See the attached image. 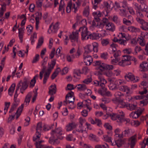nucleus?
<instances>
[{
	"mask_svg": "<svg viewBox=\"0 0 148 148\" xmlns=\"http://www.w3.org/2000/svg\"><path fill=\"white\" fill-rule=\"evenodd\" d=\"M51 136L50 137L49 142L51 144L58 145L60 143L58 139L62 140L63 137L62 136V131L60 128H58L53 130L51 133Z\"/></svg>",
	"mask_w": 148,
	"mask_h": 148,
	"instance_id": "f257e3e1",
	"label": "nucleus"
},
{
	"mask_svg": "<svg viewBox=\"0 0 148 148\" xmlns=\"http://www.w3.org/2000/svg\"><path fill=\"white\" fill-rule=\"evenodd\" d=\"M81 30L82 31L81 34L82 40H84L85 39L87 31V28L86 27H81L78 30L75 32H72V34L69 36V38L71 42H73V41L78 42V33Z\"/></svg>",
	"mask_w": 148,
	"mask_h": 148,
	"instance_id": "f03ea898",
	"label": "nucleus"
},
{
	"mask_svg": "<svg viewBox=\"0 0 148 148\" xmlns=\"http://www.w3.org/2000/svg\"><path fill=\"white\" fill-rule=\"evenodd\" d=\"M94 63L95 64L94 65L96 66V69L99 70L98 73H101V72L111 70L113 68V65H108L100 61H96Z\"/></svg>",
	"mask_w": 148,
	"mask_h": 148,
	"instance_id": "7ed1b4c3",
	"label": "nucleus"
},
{
	"mask_svg": "<svg viewBox=\"0 0 148 148\" xmlns=\"http://www.w3.org/2000/svg\"><path fill=\"white\" fill-rule=\"evenodd\" d=\"M29 82V81L26 78H24L23 82H22V81H20L17 84V86L20 85V90L22 94L23 93L24 91L27 88Z\"/></svg>",
	"mask_w": 148,
	"mask_h": 148,
	"instance_id": "20e7f679",
	"label": "nucleus"
},
{
	"mask_svg": "<svg viewBox=\"0 0 148 148\" xmlns=\"http://www.w3.org/2000/svg\"><path fill=\"white\" fill-rule=\"evenodd\" d=\"M125 79L128 81L130 80L133 82H136L138 81L139 79L138 77H136V79L135 76L131 73H128L125 76Z\"/></svg>",
	"mask_w": 148,
	"mask_h": 148,
	"instance_id": "39448f33",
	"label": "nucleus"
},
{
	"mask_svg": "<svg viewBox=\"0 0 148 148\" xmlns=\"http://www.w3.org/2000/svg\"><path fill=\"white\" fill-rule=\"evenodd\" d=\"M107 115H108V116H110L111 119L113 120H118L117 121L118 122H120V121H122V114L119 115L117 114L112 113H107Z\"/></svg>",
	"mask_w": 148,
	"mask_h": 148,
	"instance_id": "423d86ee",
	"label": "nucleus"
},
{
	"mask_svg": "<svg viewBox=\"0 0 148 148\" xmlns=\"http://www.w3.org/2000/svg\"><path fill=\"white\" fill-rule=\"evenodd\" d=\"M134 5L137 11L145 12L148 11V9L147 8V6L145 3H143V4L139 5L138 3H135Z\"/></svg>",
	"mask_w": 148,
	"mask_h": 148,
	"instance_id": "0eeeda50",
	"label": "nucleus"
},
{
	"mask_svg": "<svg viewBox=\"0 0 148 148\" xmlns=\"http://www.w3.org/2000/svg\"><path fill=\"white\" fill-rule=\"evenodd\" d=\"M100 36L98 33H90L87 31L86 34V37L85 40H87L89 38L92 40L97 39L99 38Z\"/></svg>",
	"mask_w": 148,
	"mask_h": 148,
	"instance_id": "6e6552de",
	"label": "nucleus"
},
{
	"mask_svg": "<svg viewBox=\"0 0 148 148\" xmlns=\"http://www.w3.org/2000/svg\"><path fill=\"white\" fill-rule=\"evenodd\" d=\"M58 26V22H56L54 25H51L48 31V32L49 34L51 32L56 33L59 29Z\"/></svg>",
	"mask_w": 148,
	"mask_h": 148,
	"instance_id": "1a4fd4ad",
	"label": "nucleus"
},
{
	"mask_svg": "<svg viewBox=\"0 0 148 148\" xmlns=\"http://www.w3.org/2000/svg\"><path fill=\"white\" fill-rule=\"evenodd\" d=\"M56 64V60L54 59L51 61L50 64L48 63V69L47 70V71L45 73V74L49 76L52 70L53 69Z\"/></svg>",
	"mask_w": 148,
	"mask_h": 148,
	"instance_id": "9d476101",
	"label": "nucleus"
},
{
	"mask_svg": "<svg viewBox=\"0 0 148 148\" xmlns=\"http://www.w3.org/2000/svg\"><path fill=\"white\" fill-rule=\"evenodd\" d=\"M136 135H135L131 137L129 139V142L128 144L130 145L131 148H134L136 142Z\"/></svg>",
	"mask_w": 148,
	"mask_h": 148,
	"instance_id": "9b49d317",
	"label": "nucleus"
},
{
	"mask_svg": "<svg viewBox=\"0 0 148 148\" xmlns=\"http://www.w3.org/2000/svg\"><path fill=\"white\" fill-rule=\"evenodd\" d=\"M5 0H0V1L2 3V4H1V8L0 10V18L2 17L4 12L6 11V4L3 1Z\"/></svg>",
	"mask_w": 148,
	"mask_h": 148,
	"instance_id": "f8f14e48",
	"label": "nucleus"
},
{
	"mask_svg": "<svg viewBox=\"0 0 148 148\" xmlns=\"http://www.w3.org/2000/svg\"><path fill=\"white\" fill-rule=\"evenodd\" d=\"M140 67L142 69V72L148 70V63L146 62H143L140 65Z\"/></svg>",
	"mask_w": 148,
	"mask_h": 148,
	"instance_id": "ddd939ff",
	"label": "nucleus"
},
{
	"mask_svg": "<svg viewBox=\"0 0 148 148\" xmlns=\"http://www.w3.org/2000/svg\"><path fill=\"white\" fill-rule=\"evenodd\" d=\"M84 58V62L86 63V64L87 65H89L92 62V59L91 56H84L83 55Z\"/></svg>",
	"mask_w": 148,
	"mask_h": 148,
	"instance_id": "4468645a",
	"label": "nucleus"
},
{
	"mask_svg": "<svg viewBox=\"0 0 148 148\" xmlns=\"http://www.w3.org/2000/svg\"><path fill=\"white\" fill-rule=\"evenodd\" d=\"M92 14L95 21L97 22H99L100 20L99 17L101 16V12L100 11L94 12Z\"/></svg>",
	"mask_w": 148,
	"mask_h": 148,
	"instance_id": "2eb2a0df",
	"label": "nucleus"
},
{
	"mask_svg": "<svg viewBox=\"0 0 148 148\" xmlns=\"http://www.w3.org/2000/svg\"><path fill=\"white\" fill-rule=\"evenodd\" d=\"M93 48L92 45H89L85 46L84 48L85 50L84 52V56H85L92 51Z\"/></svg>",
	"mask_w": 148,
	"mask_h": 148,
	"instance_id": "dca6fc26",
	"label": "nucleus"
},
{
	"mask_svg": "<svg viewBox=\"0 0 148 148\" xmlns=\"http://www.w3.org/2000/svg\"><path fill=\"white\" fill-rule=\"evenodd\" d=\"M107 30H109L110 31L113 32L115 29V27L114 25L111 22H109L107 24L106 26Z\"/></svg>",
	"mask_w": 148,
	"mask_h": 148,
	"instance_id": "f3484780",
	"label": "nucleus"
},
{
	"mask_svg": "<svg viewBox=\"0 0 148 148\" xmlns=\"http://www.w3.org/2000/svg\"><path fill=\"white\" fill-rule=\"evenodd\" d=\"M89 120L92 124H97V125L98 126H100L102 125L101 121L99 119L95 118V120L94 121L92 118H89Z\"/></svg>",
	"mask_w": 148,
	"mask_h": 148,
	"instance_id": "a211bd4d",
	"label": "nucleus"
},
{
	"mask_svg": "<svg viewBox=\"0 0 148 148\" xmlns=\"http://www.w3.org/2000/svg\"><path fill=\"white\" fill-rule=\"evenodd\" d=\"M123 57L124 58V59H123L124 61H130L131 60L134 61V62L137 61L136 59L134 57H132L128 55H125L123 56Z\"/></svg>",
	"mask_w": 148,
	"mask_h": 148,
	"instance_id": "6ab92c4d",
	"label": "nucleus"
},
{
	"mask_svg": "<svg viewBox=\"0 0 148 148\" xmlns=\"http://www.w3.org/2000/svg\"><path fill=\"white\" fill-rule=\"evenodd\" d=\"M103 8L105 9H107V10H111V6L113 5V3L111 2L108 3V2L104 1L103 3Z\"/></svg>",
	"mask_w": 148,
	"mask_h": 148,
	"instance_id": "aec40b11",
	"label": "nucleus"
},
{
	"mask_svg": "<svg viewBox=\"0 0 148 148\" xmlns=\"http://www.w3.org/2000/svg\"><path fill=\"white\" fill-rule=\"evenodd\" d=\"M49 88V93L51 95H53L56 92V85H51Z\"/></svg>",
	"mask_w": 148,
	"mask_h": 148,
	"instance_id": "412c9836",
	"label": "nucleus"
},
{
	"mask_svg": "<svg viewBox=\"0 0 148 148\" xmlns=\"http://www.w3.org/2000/svg\"><path fill=\"white\" fill-rule=\"evenodd\" d=\"M142 114L141 112H138V111L132 112L130 114V116L133 119L138 118Z\"/></svg>",
	"mask_w": 148,
	"mask_h": 148,
	"instance_id": "4be33fe9",
	"label": "nucleus"
},
{
	"mask_svg": "<svg viewBox=\"0 0 148 148\" xmlns=\"http://www.w3.org/2000/svg\"><path fill=\"white\" fill-rule=\"evenodd\" d=\"M77 125L74 123H70L67 126L66 130L68 131H70L76 128Z\"/></svg>",
	"mask_w": 148,
	"mask_h": 148,
	"instance_id": "5701e85b",
	"label": "nucleus"
},
{
	"mask_svg": "<svg viewBox=\"0 0 148 148\" xmlns=\"http://www.w3.org/2000/svg\"><path fill=\"white\" fill-rule=\"evenodd\" d=\"M24 104H22L21 106H20L17 109V110L15 113V114H16V119H17L20 115L21 112L23 110L24 107Z\"/></svg>",
	"mask_w": 148,
	"mask_h": 148,
	"instance_id": "b1692460",
	"label": "nucleus"
},
{
	"mask_svg": "<svg viewBox=\"0 0 148 148\" xmlns=\"http://www.w3.org/2000/svg\"><path fill=\"white\" fill-rule=\"evenodd\" d=\"M117 101L119 102L118 106L119 107L121 108H127V104L123 101V99H117Z\"/></svg>",
	"mask_w": 148,
	"mask_h": 148,
	"instance_id": "393cba45",
	"label": "nucleus"
},
{
	"mask_svg": "<svg viewBox=\"0 0 148 148\" xmlns=\"http://www.w3.org/2000/svg\"><path fill=\"white\" fill-rule=\"evenodd\" d=\"M32 96V93L31 92L28 93L26 96L24 102L25 103V104L26 105H27L29 103Z\"/></svg>",
	"mask_w": 148,
	"mask_h": 148,
	"instance_id": "a878e982",
	"label": "nucleus"
},
{
	"mask_svg": "<svg viewBox=\"0 0 148 148\" xmlns=\"http://www.w3.org/2000/svg\"><path fill=\"white\" fill-rule=\"evenodd\" d=\"M84 104H85V107H86L87 109H89V111L92 108L90 107V105L91 104L90 100L87 99L83 101Z\"/></svg>",
	"mask_w": 148,
	"mask_h": 148,
	"instance_id": "bb28decb",
	"label": "nucleus"
},
{
	"mask_svg": "<svg viewBox=\"0 0 148 148\" xmlns=\"http://www.w3.org/2000/svg\"><path fill=\"white\" fill-rule=\"evenodd\" d=\"M82 126L79 125V128L76 129V131L79 132L83 133L84 132V134L83 135V136L85 137L87 136V131L86 130H83L82 129Z\"/></svg>",
	"mask_w": 148,
	"mask_h": 148,
	"instance_id": "cd10ccee",
	"label": "nucleus"
},
{
	"mask_svg": "<svg viewBox=\"0 0 148 148\" xmlns=\"http://www.w3.org/2000/svg\"><path fill=\"white\" fill-rule=\"evenodd\" d=\"M65 6L64 0H61L59 8V11H61L62 10H63V12H64Z\"/></svg>",
	"mask_w": 148,
	"mask_h": 148,
	"instance_id": "c85d7f7f",
	"label": "nucleus"
},
{
	"mask_svg": "<svg viewBox=\"0 0 148 148\" xmlns=\"http://www.w3.org/2000/svg\"><path fill=\"white\" fill-rule=\"evenodd\" d=\"M15 87V84L13 83L12 84L10 87L8 89V92L9 95L12 96V95L13 93Z\"/></svg>",
	"mask_w": 148,
	"mask_h": 148,
	"instance_id": "c756f323",
	"label": "nucleus"
},
{
	"mask_svg": "<svg viewBox=\"0 0 148 148\" xmlns=\"http://www.w3.org/2000/svg\"><path fill=\"white\" fill-rule=\"evenodd\" d=\"M48 60V57L45 56L42 62V69L45 70L47 68L46 65L47 64V62Z\"/></svg>",
	"mask_w": 148,
	"mask_h": 148,
	"instance_id": "7c9ffc66",
	"label": "nucleus"
},
{
	"mask_svg": "<svg viewBox=\"0 0 148 148\" xmlns=\"http://www.w3.org/2000/svg\"><path fill=\"white\" fill-rule=\"evenodd\" d=\"M127 109L130 110H134L137 108V105L132 104L129 103L127 104Z\"/></svg>",
	"mask_w": 148,
	"mask_h": 148,
	"instance_id": "2f4dec72",
	"label": "nucleus"
},
{
	"mask_svg": "<svg viewBox=\"0 0 148 148\" xmlns=\"http://www.w3.org/2000/svg\"><path fill=\"white\" fill-rule=\"evenodd\" d=\"M75 99V97H74L73 98V100H69L68 103H71L69 106V108L71 109H73L75 107V105L74 104V100Z\"/></svg>",
	"mask_w": 148,
	"mask_h": 148,
	"instance_id": "473e14b6",
	"label": "nucleus"
},
{
	"mask_svg": "<svg viewBox=\"0 0 148 148\" xmlns=\"http://www.w3.org/2000/svg\"><path fill=\"white\" fill-rule=\"evenodd\" d=\"M119 90L121 91L127 92V93L129 92L130 89L125 86H122L119 87Z\"/></svg>",
	"mask_w": 148,
	"mask_h": 148,
	"instance_id": "72a5a7b5",
	"label": "nucleus"
},
{
	"mask_svg": "<svg viewBox=\"0 0 148 148\" xmlns=\"http://www.w3.org/2000/svg\"><path fill=\"white\" fill-rule=\"evenodd\" d=\"M72 2L71 0H70L67 3L66 8V11L67 13H70L72 9Z\"/></svg>",
	"mask_w": 148,
	"mask_h": 148,
	"instance_id": "f704fd0d",
	"label": "nucleus"
},
{
	"mask_svg": "<svg viewBox=\"0 0 148 148\" xmlns=\"http://www.w3.org/2000/svg\"><path fill=\"white\" fill-rule=\"evenodd\" d=\"M119 139L115 141V144L117 145L118 147H120L124 143V141L121 140V138H120L119 137Z\"/></svg>",
	"mask_w": 148,
	"mask_h": 148,
	"instance_id": "c9c22d12",
	"label": "nucleus"
},
{
	"mask_svg": "<svg viewBox=\"0 0 148 148\" xmlns=\"http://www.w3.org/2000/svg\"><path fill=\"white\" fill-rule=\"evenodd\" d=\"M73 73L74 74L73 76L75 77H76V75L77 76H80L82 73L81 71V70L79 69H75L74 70Z\"/></svg>",
	"mask_w": 148,
	"mask_h": 148,
	"instance_id": "e433bc0d",
	"label": "nucleus"
},
{
	"mask_svg": "<svg viewBox=\"0 0 148 148\" xmlns=\"http://www.w3.org/2000/svg\"><path fill=\"white\" fill-rule=\"evenodd\" d=\"M76 87L79 90H84L86 89V86L84 84H79L76 85Z\"/></svg>",
	"mask_w": 148,
	"mask_h": 148,
	"instance_id": "4c0bfd02",
	"label": "nucleus"
},
{
	"mask_svg": "<svg viewBox=\"0 0 148 148\" xmlns=\"http://www.w3.org/2000/svg\"><path fill=\"white\" fill-rule=\"evenodd\" d=\"M89 137L91 138L90 139L96 142H98L99 141V138L93 134H90L89 135Z\"/></svg>",
	"mask_w": 148,
	"mask_h": 148,
	"instance_id": "58836bf2",
	"label": "nucleus"
},
{
	"mask_svg": "<svg viewBox=\"0 0 148 148\" xmlns=\"http://www.w3.org/2000/svg\"><path fill=\"white\" fill-rule=\"evenodd\" d=\"M53 124L49 125L45 124L43 126V130L45 131H48L53 128Z\"/></svg>",
	"mask_w": 148,
	"mask_h": 148,
	"instance_id": "ea45409f",
	"label": "nucleus"
},
{
	"mask_svg": "<svg viewBox=\"0 0 148 148\" xmlns=\"http://www.w3.org/2000/svg\"><path fill=\"white\" fill-rule=\"evenodd\" d=\"M124 114L123 113H122V121H120L119 122L122 123L123 122L126 121V123H125L127 125H129L130 123H132V122H130V120L129 119H125L124 118Z\"/></svg>",
	"mask_w": 148,
	"mask_h": 148,
	"instance_id": "a19ab883",
	"label": "nucleus"
},
{
	"mask_svg": "<svg viewBox=\"0 0 148 148\" xmlns=\"http://www.w3.org/2000/svg\"><path fill=\"white\" fill-rule=\"evenodd\" d=\"M133 22V21L129 19H127L126 18H123V23L127 25H131Z\"/></svg>",
	"mask_w": 148,
	"mask_h": 148,
	"instance_id": "79ce46f5",
	"label": "nucleus"
},
{
	"mask_svg": "<svg viewBox=\"0 0 148 148\" xmlns=\"http://www.w3.org/2000/svg\"><path fill=\"white\" fill-rule=\"evenodd\" d=\"M40 131H36L35 134V136H34L33 137V140L34 141H35L38 139L40 138L41 136V134L40 133Z\"/></svg>",
	"mask_w": 148,
	"mask_h": 148,
	"instance_id": "37998d69",
	"label": "nucleus"
},
{
	"mask_svg": "<svg viewBox=\"0 0 148 148\" xmlns=\"http://www.w3.org/2000/svg\"><path fill=\"white\" fill-rule=\"evenodd\" d=\"M101 42L103 46H106L109 44V40L108 39H103L101 40Z\"/></svg>",
	"mask_w": 148,
	"mask_h": 148,
	"instance_id": "c03bdc74",
	"label": "nucleus"
},
{
	"mask_svg": "<svg viewBox=\"0 0 148 148\" xmlns=\"http://www.w3.org/2000/svg\"><path fill=\"white\" fill-rule=\"evenodd\" d=\"M123 94L122 93L120 92H117L114 94V96L116 98V100L117 101V99H120V97L123 96Z\"/></svg>",
	"mask_w": 148,
	"mask_h": 148,
	"instance_id": "a18cd8bd",
	"label": "nucleus"
},
{
	"mask_svg": "<svg viewBox=\"0 0 148 148\" xmlns=\"http://www.w3.org/2000/svg\"><path fill=\"white\" fill-rule=\"evenodd\" d=\"M44 141L42 140H41L38 142L36 141L35 144L36 148H42L43 146V145H41V143Z\"/></svg>",
	"mask_w": 148,
	"mask_h": 148,
	"instance_id": "49530a36",
	"label": "nucleus"
},
{
	"mask_svg": "<svg viewBox=\"0 0 148 148\" xmlns=\"http://www.w3.org/2000/svg\"><path fill=\"white\" fill-rule=\"evenodd\" d=\"M140 27L143 30L145 31H148V22H145L143 23V25H141Z\"/></svg>",
	"mask_w": 148,
	"mask_h": 148,
	"instance_id": "de8ad7c7",
	"label": "nucleus"
},
{
	"mask_svg": "<svg viewBox=\"0 0 148 148\" xmlns=\"http://www.w3.org/2000/svg\"><path fill=\"white\" fill-rule=\"evenodd\" d=\"M115 135L116 137H119L120 138H122L123 136V132L122 133L121 135H120L119 134H117L120 132V129L119 128H117L116 129L115 131Z\"/></svg>",
	"mask_w": 148,
	"mask_h": 148,
	"instance_id": "09e8293b",
	"label": "nucleus"
},
{
	"mask_svg": "<svg viewBox=\"0 0 148 148\" xmlns=\"http://www.w3.org/2000/svg\"><path fill=\"white\" fill-rule=\"evenodd\" d=\"M83 14L86 16H87L89 14V7L87 6L85 8L83 12Z\"/></svg>",
	"mask_w": 148,
	"mask_h": 148,
	"instance_id": "8fccbe9b",
	"label": "nucleus"
},
{
	"mask_svg": "<svg viewBox=\"0 0 148 148\" xmlns=\"http://www.w3.org/2000/svg\"><path fill=\"white\" fill-rule=\"evenodd\" d=\"M108 145L106 143L104 145H97L95 146V148H109Z\"/></svg>",
	"mask_w": 148,
	"mask_h": 148,
	"instance_id": "3c124183",
	"label": "nucleus"
},
{
	"mask_svg": "<svg viewBox=\"0 0 148 148\" xmlns=\"http://www.w3.org/2000/svg\"><path fill=\"white\" fill-rule=\"evenodd\" d=\"M39 55L38 54H36L35 57L33 58V60L32 62V63H36L39 60Z\"/></svg>",
	"mask_w": 148,
	"mask_h": 148,
	"instance_id": "603ef678",
	"label": "nucleus"
},
{
	"mask_svg": "<svg viewBox=\"0 0 148 148\" xmlns=\"http://www.w3.org/2000/svg\"><path fill=\"white\" fill-rule=\"evenodd\" d=\"M123 52L126 54H130L132 53V50L131 48H128L123 50Z\"/></svg>",
	"mask_w": 148,
	"mask_h": 148,
	"instance_id": "864d4df0",
	"label": "nucleus"
},
{
	"mask_svg": "<svg viewBox=\"0 0 148 148\" xmlns=\"http://www.w3.org/2000/svg\"><path fill=\"white\" fill-rule=\"evenodd\" d=\"M36 17H35L36 21H39L40 18H41L42 14L40 12H37L36 13Z\"/></svg>",
	"mask_w": 148,
	"mask_h": 148,
	"instance_id": "5fc2aeb1",
	"label": "nucleus"
},
{
	"mask_svg": "<svg viewBox=\"0 0 148 148\" xmlns=\"http://www.w3.org/2000/svg\"><path fill=\"white\" fill-rule=\"evenodd\" d=\"M74 95V93L72 91H71L70 92H69L67 94V95H66L65 98L66 99H67V98L68 99H69V98H73L74 97L73 96V95Z\"/></svg>",
	"mask_w": 148,
	"mask_h": 148,
	"instance_id": "6e6d98bb",
	"label": "nucleus"
},
{
	"mask_svg": "<svg viewBox=\"0 0 148 148\" xmlns=\"http://www.w3.org/2000/svg\"><path fill=\"white\" fill-rule=\"evenodd\" d=\"M43 42V39L42 38H40L38 41L37 45L36 46V48L38 49L40 48V47L42 45Z\"/></svg>",
	"mask_w": 148,
	"mask_h": 148,
	"instance_id": "4d7b16f0",
	"label": "nucleus"
},
{
	"mask_svg": "<svg viewBox=\"0 0 148 148\" xmlns=\"http://www.w3.org/2000/svg\"><path fill=\"white\" fill-rule=\"evenodd\" d=\"M92 81L91 77L90 76L88 78H87L85 79L83 81V82L86 84H88Z\"/></svg>",
	"mask_w": 148,
	"mask_h": 148,
	"instance_id": "13d9d810",
	"label": "nucleus"
},
{
	"mask_svg": "<svg viewBox=\"0 0 148 148\" xmlns=\"http://www.w3.org/2000/svg\"><path fill=\"white\" fill-rule=\"evenodd\" d=\"M42 123L41 122H39L37 124L36 128V131H41L42 130Z\"/></svg>",
	"mask_w": 148,
	"mask_h": 148,
	"instance_id": "bf43d9fd",
	"label": "nucleus"
},
{
	"mask_svg": "<svg viewBox=\"0 0 148 148\" xmlns=\"http://www.w3.org/2000/svg\"><path fill=\"white\" fill-rule=\"evenodd\" d=\"M138 29V28L132 26L129 27H128V30L132 32H136L137 30Z\"/></svg>",
	"mask_w": 148,
	"mask_h": 148,
	"instance_id": "052dcab7",
	"label": "nucleus"
},
{
	"mask_svg": "<svg viewBox=\"0 0 148 148\" xmlns=\"http://www.w3.org/2000/svg\"><path fill=\"white\" fill-rule=\"evenodd\" d=\"M36 5L38 8L41 7L42 5L43 0H36Z\"/></svg>",
	"mask_w": 148,
	"mask_h": 148,
	"instance_id": "680f3d73",
	"label": "nucleus"
},
{
	"mask_svg": "<svg viewBox=\"0 0 148 148\" xmlns=\"http://www.w3.org/2000/svg\"><path fill=\"white\" fill-rule=\"evenodd\" d=\"M109 87L110 90H116L118 88L116 85L113 84H110Z\"/></svg>",
	"mask_w": 148,
	"mask_h": 148,
	"instance_id": "e2e57ef3",
	"label": "nucleus"
},
{
	"mask_svg": "<svg viewBox=\"0 0 148 148\" xmlns=\"http://www.w3.org/2000/svg\"><path fill=\"white\" fill-rule=\"evenodd\" d=\"M77 108L79 109H81V107L85 108V104H84L83 101L82 102H79L77 104Z\"/></svg>",
	"mask_w": 148,
	"mask_h": 148,
	"instance_id": "0e129e2a",
	"label": "nucleus"
},
{
	"mask_svg": "<svg viewBox=\"0 0 148 148\" xmlns=\"http://www.w3.org/2000/svg\"><path fill=\"white\" fill-rule=\"evenodd\" d=\"M136 20L139 23L141 24V25H143V23H144L145 22V21L143 19H142L139 17H137L136 18Z\"/></svg>",
	"mask_w": 148,
	"mask_h": 148,
	"instance_id": "69168bd1",
	"label": "nucleus"
},
{
	"mask_svg": "<svg viewBox=\"0 0 148 148\" xmlns=\"http://www.w3.org/2000/svg\"><path fill=\"white\" fill-rule=\"evenodd\" d=\"M115 53L114 54V56L115 58H117V57L121 55V52L119 50L115 52Z\"/></svg>",
	"mask_w": 148,
	"mask_h": 148,
	"instance_id": "338daca9",
	"label": "nucleus"
},
{
	"mask_svg": "<svg viewBox=\"0 0 148 148\" xmlns=\"http://www.w3.org/2000/svg\"><path fill=\"white\" fill-rule=\"evenodd\" d=\"M103 25H106L107 24L109 23V20L107 18H104L102 20Z\"/></svg>",
	"mask_w": 148,
	"mask_h": 148,
	"instance_id": "774afa93",
	"label": "nucleus"
}]
</instances>
